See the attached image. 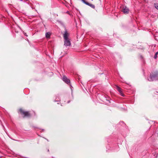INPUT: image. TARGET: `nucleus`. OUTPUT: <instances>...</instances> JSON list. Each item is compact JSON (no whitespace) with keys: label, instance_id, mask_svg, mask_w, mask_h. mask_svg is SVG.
Here are the masks:
<instances>
[{"label":"nucleus","instance_id":"obj_1","mask_svg":"<svg viewBox=\"0 0 158 158\" xmlns=\"http://www.w3.org/2000/svg\"><path fill=\"white\" fill-rule=\"evenodd\" d=\"M69 35L67 31H65L64 34V45L66 46H69L71 45V43L69 40L68 38Z\"/></svg>","mask_w":158,"mask_h":158},{"label":"nucleus","instance_id":"obj_2","mask_svg":"<svg viewBox=\"0 0 158 158\" xmlns=\"http://www.w3.org/2000/svg\"><path fill=\"white\" fill-rule=\"evenodd\" d=\"M158 73H154L151 74L150 77L148 78V80L150 81L157 80L158 79Z\"/></svg>","mask_w":158,"mask_h":158},{"label":"nucleus","instance_id":"obj_3","mask_svg":"<svg viewBox=\"0 0 158 158\" xmlns=\"http://www.w3.org/2000/svg\"><path fill=\"white\" fill-rule=\"evenodd\" d=\"M19 111L21 114L24 115V116L29 117L30 116V114L28 112L25 111L22 109H19Z\"/></svg>","mask_w":158,"mask_h":158},{"label":"nucleus","instance_id":"obj_4","mask_svg":"<svg viewBox=\"0 0 158 158\" xmlns=\"http://www.w3.org/2000/svg\"><path fill=\"white\" fill-rule=\"evenodd\" d=\"M122 11L124 14H127L129 13V10L128 8L124 6L123 7Z\"/></svg>","mask_w":158,"mask_h":158},{"label":"nucleus","instance_id":"obj_5","mask_svg":"<svg viewBox=\"0 0 158 158\" xmlns=\"http://www.w3.org/2000/svg\"><path fill=\"white\" fill-rule=\"evenodd\" d=\"M85 4L90 6V7H91V8H95V6L93 5V4H90L86 2L85 0H81Z\"/></svg>","mask_w":158,"mask_h":158},{"label":"nucleus","instance_id":"obj_6","mask_svg":"<svg viewBox=\"0 0 158 158\" xmlns=\"http://www.w3.org/2000/svg\"><path fill=\"white\" fill-rule=\"evenodd\" d=\"M116 88L118 91L119 92L120 95L124 97V95L123 94L122 89L119 87L118 86H116Z\"/></svg>","mask_w":158,"mask_h":158},{"label":"nucleus","instance_id":"obj_7","mask_svg":"<svg viewBox=\"0 0 158 158\" xmlns=\"http://www.w3.org/2000/svg\"><path fill=\"white\" fill-rule=\"evenodd\" d=\"M63 80L64 82L67 84H68L70 83V80L65 76L63 77Z\"/></svg>","mask_w":158,"mask_h":158},{"label":"nucleus","instance_id":"obj_8","mask_svg":"<svg viewBox=\"0 0 158 158\" xmlns=\"http://www.w3.org/2000/svg\"><path fill=\"white\" fill-rule=\"evenodd\" d=\"M51 34L49 32H47L46 33V37L47 38H50Z\"/></svg>","mask_w":158,"mask_h":158},{"label":"nucleus","instance_id":"obj_9","mask_svg":"<svg viewBox=\"0 0 158 158\" xmlns=\"http://www.w3.org/2000/svg\"><path fill=\"white\" fill-rule=\"evenodd\" d=\"M155 7V8L157 9H158V3H156L154 4Z\"/></svg>","mask_w":158,"mask_h":158},{"label":"nucleus","instance_id":"obj_10","mask_svg":"<svg viewBox=\"0 0 158 158\" xmlns=\"http://www.w3.org/2000/svg\"><path fill=\"white\" fill-rule=\"evenodd\" d=\"M158 54H156H156H155L154 56V58L155 59H156V58H157V55Z\"/></svg>","mask_w":158,"mask_h":158},{"label":"nucleus","instance_id":"obj_11","mask_svg":"<svg viewBox=\"0 0 158 158\" xmlns=\"http://www.w3.org/2000/svg\"><path fill=\"white\" fill-rule=\"evenodd\" d=\"M156 54H158V51L156 52Z\"/></svg>","mask_w":158,"mask_h":158},{"label":"nucleus","instance_id":"obj_12","mask_svg":"<svg viewBox=\"0 0 158 158\" xmlns=\"http://www.w3.org/2000/svg\"><path fill=\"white\" fill-rule=\"evenodd\" d=\"M25 35L26 36H27V35L26 34V33L25 34Z\"/></svg>","mask_w":158,"mask_h":158}]
</instances>
